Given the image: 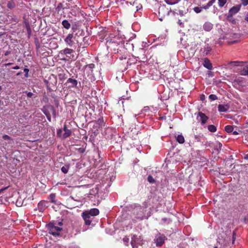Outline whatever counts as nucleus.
Listing matches in <instances>:
<instances>
[{
  "mask_svg": "<svg viewBox=\"0 0 248 248\" xmlns=\"http://www.w3.org/2000/svg\"><path fill=\"white\" fill-rule=\"evenodd\" d=\"M177 14L181 16H184V14H185L183 10H178V13Z\"/></svg>",
  "mask_w": 248,
  "mask_h": 248,
  "instance_id": "42",
  "label": "nucleus"
},
{
  "mask_svg": "<svg viewBox=\"0 0 248 248\" xmlns=\"http://www.w3.org/2000/svg\"><path fill=\"white\" fill-rule=\"evenodd\" d=\"M62 129H59L57 131V136H59V137H60L62 135Z\"/></svg>",
  "mask_w": 248,
  "mask_h": 248,
  "instance_id": "45",
  "label": "nucleus"
},
{
  "mask_svg": "<svg viewBox=\"0 0 248 248\" xmlns=\"http://www.w3.org/2000/svg\"><path fill=\"white\" fill-rule=\"evenodd\" d=\"M56 198V194L51 193L49 195V199L51 200V202L52 203H56V201H55V199Z\"/></svg>",
  "mask_w": 248,
  "mask_h": 248,
  "instance_id": "30",
  "label": "nucleus"
},
{
  "mask_svg": "<svg viewBox=\"0 0 248 248\" xmlns=\"http://www.w3.org/2000/svg\"><path fill=\"white\" fill-rule=\"evenodd\" d=\"M128 240L129 239L126 237L124 238V242L125 245H127V243H128Z\"/></svg>",
  "mask_w": 248,
  "mask_h": 248,
  "instance_id": "49",
  "label": "nucleus"
},
{
  "mask_svg": "<svg viewBox=\"0 0 248 248\" xmlns=\"http://www.w3.org/2000/svg\"><path fill=\"white\" fill-rule=\"evenodd\" d=\"M46 86H47V89H48L50 91H52V89H51L50 87H49V84H48V82H47V85H46Z\"/></svg>",
  "mask_w": 248,
  "mask_h": 248,
  "instance_id": "55",
  "label": "nucleus"
},
{
  "mask_svg": "<svg viewBox=\"0 0 248 248\" xmlns=\"http://www.w3.org/2000/svg\"><path fill=\"white\" fill-rule=\"evenodd\" d=\"M61 5H62V4H61V3H60V4L58 5V6L57 8H58L60 7V6H61Z\"/></svg>",
  "mask_w": 248,
  "mask_h": 248,
  "instance_id": "61",
  "label": "nucleus"
},
{
  "mask_svg": "<svg viewBox=\"0 0 248 248\" xmlns=\"http://www.w3.org/2000/svg\"><path fill=\"white\" fill-rule=\"evenodd\" d=\"M85 212H87V213H88V214L93 217L96 216L99 214V211L97 208H93L89 211H85Z\"/></svg>",
  "mask_w": 248,
  "mask_h": 248,
  "instance_id": "18",
  "label": "nucleus"
},
{
  "mask_svg": "<svg viewBox=\"0 0 248 248\" xmlns=\"http://www.w3.org/2000/svg\"><path fill=\"white\" fill-rule=\"evenodd\" d=\"M42 101L45 103H47L49 101L48 97L46 93L43 94Z\"/></svg>",
  "mask_w": 248,
  "mask_h": 248,
  "instance_id": "31",
  "label": "nucleus"
},
{
  "mask_svg": "<svg viewBox=\"0 0 248 248\" xmlns=\"http://www.w3.org/2000/svg\"><path fill=\"white\" fill-rule=\"evenodd\" d=\"M214 248H217V247H216V246H215V247H214Z\"/></svg>",
  "mask_w": 248,
  "mask_h": 248,
  "instance_id": "64",
  "label": "nucleus"
},
{
  "mask_svg": "<svg viewBox=\"0 0 248 248\" xmlns=\"http://www.w3.org/2000/svg\"><path fill=\"white\" fill-rule=\"evenodd\" d=\"M120 54L122 55V56H121L120 57H119V59L120 60H123L124 59V60H126V57L125 56V54L126 53H124V54H122V53H119Z\"/></svg>",
  "mask_w": 248,
  "mask_h": 248,
  "instance_id": "38",
  "label": "nucleus"
},
{
  "mask_svg": "<svg viewBox=\"0 0 248 248\" xmlns=\"http://www.w3.org/2000/svg\"><path fill=\"white\" fill-rule=\"evenodd\" d=\"M70 168L69 164H65L64 166H62L61 168V170L64 173H67L69 169Z\"/></svg>",
  "mask_w": 248,
  "mask_h": 248,
  "instance_id": "21",
  "label": "nucleus"
},
{
  "mask_svg": "<svg viewBox=\"0 0 248 248\" xmlns=\"http://www.w3.org/2000/svg\"><path fill=\"white\" fill-rule=\"evenodd\" d=\"M82 217L84 220L85 224L86 225H90L93 219V217L87 213V212H83L82 213Z\"/></svg>",
  "mask_w": 248,
  "mask_h": 248,
  "instance_id": "7",
  "label": "nucleus"
},
{
  "mask_svg": "<svg viewBox=\"0 0 248 248\" xmlns=\"http://www.w3.org/2000/svg\"><path fill=\"white\" fill-rule=\"evenodd\" d=\"M203 28L205 31H209L213 29V25L209 22H205Z\"/></svg>",
  "mask_w": 248,
  "mask_h": 248,
  "instance_id": "19",
  "label": "nucleus"
},
{
  "mask_svg": "<svg viewBox=\"0 0 248 248\" xmlns=\"http://www.w3.org/2000/svg\"><path fill=\"white\" fill-rule=\"evenodd\" d=\"M42 111L46 116L47 119L50 122L51 119V114L55 116L56 112L54 108L52 105L44 106L42 109Z\"/></svg>",
  "mask_w": 248,
  "mask_h": 248,
  "instance_id": "2",
  "label": "nucleus"
},
{
  "mask_svg": "<svg viewBox=\"0 0 248 248\" xmlns=\"http://www.w3.org/2000/svg\"><path fill=\"white\" fill-rule=\"evenodd\" d=\"M244 158L245 159L248 160V154L245 155L244 156Z\"/></svg>",
  "mask_w": 248,
  "mask_h": 248,
  "instance_id": "56",
  "label": "nucleus"
},
{
  "mask_svg": "<svg viewBox=\"0 0 248 248\" xmlns=\"http://www.w3.org/2000/svg\"><path fill=\"white\" fill-rule=\"evenodd\" d=\"M241 74L242 75H248V66H244L242 70H241Z\"/></svg>",
  "mask_w": 248,
  "mask_h": 248,
  "instance_id": "24",
  "label": "nucleus"
},
{
  "mask_svg": "<svg viewBox=\"0 0 248 248\" xmlns=\"http://www.w3.org/2000/svg\"><path fill=\"white\" fill-rule=\"evenodd\" d=\"M203 65L204 67L209 70H211L213 68L212 63H211L210 60L207 58H204Z\"/></svg>",
  "mask_w": 248,
  "mask_h": 248,
  "instance_id": "16",
  "label": "nucleus"
},
{
  "mask_svg": "<svg viewBox=\"0 0 248 248\" xmlns=\"http://www.w3.org/2000/svg\"><path fill=\"white\" fill-rule=\"evenodd\" d=\"M148 182L151 183H153L155 182V180L153 177L151 175H149L147 178Z\"/></svg>",
  "mask_w": 248,
  "mask_h": 248,
  "instance_id": "37",
  "label": "nucleus"
},
{
  "mask_svg": "<svg viewBox=\"0 0 248 248\" xmlns=\"http://www.w3.org/2000/svg\"><path fill=\"white\" fill-rule=\"evenodd\" d=\"M39 46H36V48H37V49H39Z\"/></svg>",
  "mask_w": 248,
  "mask_h": 248,
  "instance_id": "62",
  "label": "nucleus"
},
{
  "mask_svg": "<svg viewBox=\"0 0 248 248\" xmlns=\"http://www.w3.org/2000/svg\"><path fill=\"white\" fill-rule=\"evenodd\" d=\"M96 123L100 127H103L105 125V123L104 122L103 118L98 119L96 122Z\"/></svg>",
  "mask_w": 248,
  "mask_h": 248,
  "instance_id": "26",
  "label": "nucleus"
},
{
  "mask_svg": "<svg viewBox=\"0 0 248 248\" xmlns=\"http://www.w3.org/2000/svg\"><path fill=\"white\" fill-rule=\"evenodd\" d=\"M197 119L201 122L202 125H204L209 118L204 113L200 111L197 114Z\"/></svg>",
  "mask_w": 248,
  "mask_h": 248,
  "instance_id": "5",
  "label": "nucleus"
},
{
  "mask_svg": "<svg viewBox=\"0 0 248 248\" xmlns=\"http://www.w3.org/2000/svg\"><path fill=\"white\" fill-rule=\"evenodd\" d=\"M106 45L108 49L114 53H127V49L124 46V41L119 36H109L106 39Z\"/></svg>",
  "mask_w": 248,
  "mask_h": 248,
  "instance_id": "1",
  "label": "nucleus"
},
{
  "mask_svg": "<svg viewBox=\"0 0 248 248\" xmlns=\"http://www.w3.org/2000/svg\"><path fill=\"white\" fill-rule=\"evenodd\" d=\"M226 0H218V6L220 7H222L226 4Z\"/></svg>",
  "mask_w": 248,
  "mask_h": 248,
  "instance_id": "32",
  "label": "nucleus"
},
{
  "mask_svg": "<svg viewBox=\"0 0 248 248\" xmlns=\"http://www.w3.org/2000/svg\"><path fill=\"white\" fill-rule=\"evenodd\" d=\"M48 206V202L42 200L38 204V209L40 212H43Z\"/></svg>",
  "mask_w": 248,
  "mask_h": 248,
  "instance_id": "11",
  "label": "nucleus"
},
{
  "mask_svg": "<svg viewBox=\"0 0 248 248\" xmlns=\"http://www.w3.org/2000/svg\"><path fill=\"white\" fill-rule=\"evenodd\" d=\"M58 76L59 80L61 81L64 80L66 78V74L62 69L58 70Z\"/></svg>",
  "mask_w": 248,
  "mask_h": 248,
  "instance_id": "15",
  "label": "nucleus"
},
{
  "mask_svg": "<svg viewBox=\"0 0 248 248\" xmlns=\"http://www.w3.org/2000/svg\"><path fill=\"white\" fill-rule=\"evenodd\" d=\"M204 98H205V96L204 95H202L201 96V99L202 100H203L204 99Z\"/></svg>",
  "mask_w": 248,
  "mask_h": 248,
  "instance_id": "58",
  "label": "nucleus"
},
{
  "mask_svg": "<svg viewBox=\"0 0 248 248\" xmlns=\"http://www.w3.org/2000/svg\"><path fill=\"white\" fill-rule=\"evenodd\" d=\"M62 24L63 26V27L67 30L69 29L71 27L70 23L69 22V21L67 20H66V19L63 20L62 21Z\"/></svg>",
  "mask_w": 248,
  "mask_h": 248,
  "instance_id": "20",
  "label": "nucleus"
},
{
  "mask_svg": "<svg viewBox=\"0 0 248 248\" xmlns=\"http://www.w3.org/2000/svg\"><path fill=\"white\" fill-rule=\"evenodd\" d=\"M74 50L72 49H70L69 48H66L64 50H63V52L64 54H70L73 52Z\"/></svg>",
  "mask_w": 248,
  "mask_h": 248,
  "instance_id": "29",
  "label": "nucleus"
},
{
  "mask_svg": "<svg viewBox=\"0 0 248 248\" xmlns=\"http://www.w3.org/2000/svg\"><path fill=\"white\" fill-rule=\"evenodd\" d=\"M8 186H7V187H5L4 188H2L1 189H0V193H1V192H2L3 191H4L5 190L7 189L8 188Z\"/></svg>",
  "mask_w": 248,
  "mask_h": 248,
  "instance_id": "51",
  "label": "nucleus"
},
{
  "mask_svg": "<svg viewBox=\"0 0 248 248\" xmlns=\"http://www.w3.org/2000/svg\"><path fill=\"white\" fill-rule=\"evenodd\" d=\"M204 52L206 51L205 54L207 55L211 51V48L208 45H207L206 47H204Z\"/></svg>",
  "mask_w": 248,
  "mask_h": 248,
  "instance_id": "35",
  "label": "nucleus"
},
{
  "mask_svg": "<svg viewBox=\"0 0 248 248\" xmlns=\"http://www.w3.org/2000/svg\"><path fill=\"white\" fill-rule=\"evenodd\" d=\"M54 102H55V104L56 106L58 107L59 104L58 100L55 98L54 99Z\"/></svg>",
  "mask_w": 248,
  "mask_h": 248,
  "instance_id": "48",
  "label": "nucleus"
},
{
  "mask_svg": "<svg viewBox=\"0 0 248 248\" xmlns=\"http://www.w3.org/2000/svg\"><path fill=\"white\" fill-rule=\"evenodd\" d=\"M245 20L248 22V17H247L246 18H245Z\"/></svg>",
  "mask_w": 248,
  "mask_h": 248,
  "instance_id": "60",
  "label": "nucleus"
},
{
  "mask_svg": "<svg viewBox=\"0 0 248 248\" xmlns=\"http://www.w3.org/2000/svg\"><path fill=\"white\" fill-rule=\"evenodd\" d=\"M195 139L197 140L198 141H200V138L197 136H195Z\"/></svg>",
  "mask_w": 248,
  "mask_h": 248,
  "instance_id": "59",
  "label": "nucleus"
},
{
  "mask_svg": "<svg viewBox=\"0 0 248 248\" xmlns=\"http://www.w3.org/2000/svg\"><path fill=\"white\" fill-rule=\"evenodd\" d=\"M232 132V134L234 135H236L238 134V133L236 131L233 130V131Z\"/></svg>",
  "mask_w": 248,
  "mask_h": 248,
  "instance_id": "53",
  "label": "nucleus"
},
{
  "mask_svg": "<svg viewBox=\"0 0 248 248\" xmlns=\"http://www.w3.org/2000/svg\"><path fill=\"white\" fill-rule=\"evenodd\" d=\"M48 228L49 229V233L54 236H59L60 232L62 230V228L55 226L53 223H49L48 224Z\"/></svg>",
  "mask_w": 248,
  "mask_h": 248,
  "instance_id": "3",
  "label": "nucleus"
},
{
  "mask_svg": "<svg viewBox=\"0 0 248 248\" xmlns=\"http://www.w3.org/2000/svg\"><path fill=\"white\" fill-rule=\"evenodd\" d=\"M26 29H27L28 34L29 35H30L31 33V27H29L26 28Z\"/></svg>",
  "mask_w": 248,
  "mask_h": 248,
  "instance_id": "47",
  "label": "nucleus"
},
{
  "mask_svg": "<svg viewBox=\"0 0 248 248\" xmlns=\"http://www.w3.org/2000/svg\"><path fill=\"white\" fill-rule=\"evenodd\" d=\"M214 3V1H212V0H210L209 1L207 4L204 6L202 8L204 9H208L211 6H212V5L213 4V3Z\"/></svg>",
  "mask_w": 248,
  "mask_h": 248,
  "instance_id": "33",
  "label": "nucleus"
},
{
  "mask_svg": "<svg viewBox=\"0 0 248 248\" xmlns=\"http://www.w3.org/2000/svg\"><path fill=\"white\" fill-rule=\"evenodd\" d=\"M241 6L240 5H236L235 6H233L231 8L228 12L227 18H232V16L238 13L240 9Z\"/></svg>",
  "mask_w": 248,
  "mask_h": 248,
  "instance_id": "4",
  "label": "nucleus"
},
{
  "mask_svg": "<svg viewBox=\"0 0 248 248\" xmlns=\"http://www.w3.org/2000/svg\"><path fill=\"white\" fill-rule=\"evenodd\" d=\"M139 241L140 239L137 236L135 235H133L131 241V244L132 246V248H138V246L137 244L139 243Z\"/></svg>",
  "mask_w": 248,
  "mask_h": 248,
  "instance_id": "13",
  "label": "nucleus"
},
{
  "mask_svg": "<svg viewBox=\"0 0 248 248\" xmlns=\"http://www.w3.org/2000/svg\"><path fill=\"white\" fill-rule=\"evenodd\" d=\"M13 69L17 70L19 69V67L18 66H15L12 68Z\"/></svg>",
  "mask_w": 248,
  "mask_h": 248,
  "instance_id": "54",
  "label": "nucleus"
},
{
  "mask_svg": "<svg viewBox=\"0 0 248 248\" xmlns=\"http://www.w3.org/2000/svg\"><path fill=\"white\" fill-rule=\"evenodd\" d=\"M209 98L211 100H216L217 99V96L215 94H211L209 95Z\"/></svg>",
  "mask_w": 248,
  "mask_h": 248,
  "instance_id": "36",
  "label": "nucleus"
},
{
  "mask_svg": "<svg viewBox=\"0 0 248 248\" xmlns=\"http://www.w3.org/2000/svg\"><path fill=\"white\" fill-rule=\"evenodd\" d=\"M202 8H203L201 7H195L193 8V10L195 13H199L202 11Z\"/></svg>",
  "mask_w": 248,
  "mask_h": 248,
  "instance_id": "34",
  "label": "nucleus"
},
{
  "mask_svg": "<svg viewBox=\"0 0 248 248\" xmlns=\"http://www.w3.org/2000/svg\"><path fill=\"white\" fill-rule=\"evenodd\" d=\"M78 153L82 154L85 151V149L84 148H79L77 149Z\"/></svg>",
  "mask_w": 248,
  "mask_h": 248,
  "instance_id": "39",
  "label": "nucleus"
},
{
  "mask_svg": "<svg viewBox=\"0 0 248 248\" xmlns=\"http://www.w3.org/2000/svg\"><path fill=\"white\" fill-rule=\"evenodd\" d=\"M12 64H13V63H12V62H9V63H6V64H5V65L6 66H10V65H12Z\"/></svg>",
  "mask_w": 248,
  "mask_h": 248,
  "instance_id": "57",
  "label": "nucleus"
},
{
  "mask_svg": "<svg viewBox=\"0 0 248 248\" xmlns=\"http://www.w3.org/2000/svg\"><path fill=\"white\" fill-rule=\"evenodd\" d=\"M67 84H69L68 87L69 88H78V83L77 80L72 78H69L66 82Z\"/></svg>",
  "mask_w": 248,
  "mask_h": 248,
  "instance_id": "10",
  "label": "nucleus"
},
{
  "mask_svg": "<svg viewBox=\"0 0 248 248\" xmlns=\"http://www.w3.org/2000/svg\"><path fill=\"white\" fill-rule=\"evenodd\" d=\"M168 9L164 6H160L158 8V15L159 16V20L161 21L163 20V18H164L166 15H168Z\"/></svg>",
  "mask_w": 248,
  "mask_h": 248,
  "instance_id": "6",
  "label": "nucleus"
},
{
  "mask_svg": "<svg viewBox=\"0 0 248 248\" xmlns=\"http://www.w3.org/2000/svg\"><path fill=\"white\" fill-rule=\"evenodd\" d=\"M11 53V51H7L5 52L4 53V55L5 56H8Z\"/></svg>",
  "mask_w": 248,
  "mask_h": 248,
  "instance_id": "52",
  "label": "nucleus"
},
{
  "mask_svg": "<svg viewBox=\"0 0 248 248\" xmlns=\"http://www.w3.org/2000/svg\"><path fill=\"white\" fill-rule=\"evenodd\" d=\"M7 6L8 8L12 9L15 7L16 4L13 0H11L8 2Z\"/></svg>",
  "mask_w": 248,
  "mask_h": 248,
  "instance_id": "22",
  "label": "nucleus"
},
{
  "mask_svg": "<svg viewBox=\"0 0 248 248\" xmlns=\"http://www.w3.org/2000/svg\"><path fill=\"white\" fill-rule=\"evenodd\" d=\"M230 108L229 105L220 104L218 106V110L219 112H226Z\"/></svg>",
  "mask_w": 248,
  "mask_h": 248,
  "instance_id": "17",
  "label": "nucleus"
},
{
  "mask_svg": "<svg viewBox=\"0 0 248 248\" xmlns=\"http://www.w3.org/2000/svg\"><path fill=\"white\" fill-rule=\"evenodd\" d=\"M233 126L230 125H228L225 127V131L228 133H232L233 131Z\"/></svg>",
  "mask_w": 248,
  "mask_h": 248,
  "instance_id": "23",
  "label": "nucleus"
},
{
  "mask_svg": "<svg viewBox=\"0 0 248 248\" xmlns=\"http://www.w3.org/2000/svg\"><path fill=\"white\" fill-rule=\"evenodd\" d=\"M180 0H165V2L170 5H173L177 3Z\"/></svg>",
  "mask_w": 248,
  "mask_h": 248,
  "instance_id": "28",
  "label": "nucleus"
},
{
  "mask_svg": "<svg viewBox=\"0 0 248 248\" xmlns=\"http://www.w3.org/2000/svg\"><path fill=\"white\" fill-rule=\"evenodd\" d=\"M62 222H59V225H62Z\"/></svg>",
  "mask_w": 248,
  "mask_h": 248,
  "instance_id": "63",
  "label": "nucleus"
},
{
  "mask_svg": "<svg viewBox=\"0 0 248 248\" xmlns=\"http://www.w3.org/2000/svg\"><path fill=\"white\" fill-rule=\"evenodd\" d=\"M2 139L5 140H7L8 142L5 144V146L8 147H12V144L14 143L13 139L10 136L7 135H4L2 136Z\"/></svg>",
  "mask_w": 248,
  "mask_h": 248,
  "instance_id": "12",
  "label": "nucleus"
},
{
  "mask_svg": "<svg viewBox=\"0 0 248 248\" xmlns=\"http://www.w3.org/2000/svg\"><path fill=\"white\" fill-rule=\"evenodd\" d=\"M208 129L211 132H215L217 131V127L214 125H209L208 126Z\"/></svg>",
  "mask_w": 248,
  "mask_h": 248,
  "instance_id": "27",
  "label": "nucleus"
},
{
  "mask_svg": "<svg viewBox=\"0 0 248 248\" xmlns=\"http://www.w3.org/2000/svg\"><path fill=\"white\" fill-rule=\"evenodd\" d=\"M177 141L180 144H182L185 142V139L182 135H179L177 137Z\"/></svg>",
  "mask_w": 248,
  "mask_h": 248,
  "instance_id": "25",
  "label": "nucleus"
},
{
  "mask_svg": "<svg viewBox=\"0 0 248 248\" xmlns=\"http://www.w3.org/2000/svg\"><path fill=\"white\" fill-rule=\"evenodd\" d=\"M26 93H27V95L28 97L31 98L33 95V93L31 92H26Z\"/></svg>",
  "mask_w": 248,
  "mask_h": 248,
  "instance_id": "46",
  "label": "nucleus"
},
{
  "mask_svg": "<svg viewBox=\"0 0 248 248\" xmlns=\"http://www.w3.org/2000/svg\"><path fill=\"white\" fill-rule=\"evenodd\" d=\"M240 63L238 61H234V62H231L230 64H233L234 66H238L239 65L238 63Z\"/></svg>",
  "mask_w": 248,
  "mask_h": 248,
  "instance_id": "43",
  "label": "nucleus"
},
{
  "mask_svg": "<svg viewBox=\"0 0 248 248\" xmlns=\"http://www.w3.org/2000/svg\"><path fill=\"white\" fill-rule=\"evenodd\" d=\"M165 239H166V237L164 234H159V235L155 240L156 246H162L164 243Z\"/></svg>",
  "mask_w": 248,
  "mask_h": 248,
  "instance_id": "9",
  "label": "nucleus"
},
{
  "mask_svg": "<svg viewBox=\"0 0 248 248\" xmlns=\"http://www.w3.org/2000/svg\"><path fill=\"white\" fill-rule=\"evenodd\" d=\"M64 42L68 46L72 47L75 44L73 40V33H69L65 38Z\"/></svg>",
  "mask_w": 248,
  "mask_h": 248,
  "instance_id": "8",
  "label": "nucleus"
},
{
  "mask_svg": "<svg viewBox=\"0 0 248 248\" xmlns=\"http://www.w3.org/2000/svg\"><path fill=\"white\" fill-rule=\"evenodd\" d=\"M241 1L243 6H247L248 4V0H241Z\"/></svg>",
  "mask_w": 248,
  "mask_h": 248,
  "instance_id": "40",
  "label": "nucleus"
},
{
  "mask_svg": "<svg viewBox=\"0 0 248 248\" xmlns=\"http://www.w3.org/2000/svg\"><path fill=\"white\" fill-rule=\"evenodd\" d=\"M216 146L218 147L219 149L220 150L222 147V144L220 142L217 141Z\"/></svg>",
  "mask_w": 248,
  "mask_h": 248,
  "instance_id": "44",
  "label": "nucleus"
},
{
  "mask_svg": "<svg viewBox=\"0 0 248 248\" xmlns=\"http://www.w3.org/2000/svg\"><path fill=\"white\" fill-rule=\"evenodd\" d=\"M63 130L64 131V133L63 134V138L64 139L67 138L71 135L72 131L71 129H69L67 128L66 124H64V125Z\"/></svg>",
  "mask_w": 248,
  "mask_h": 248,
  "instance_id": "14",
  "label": "nucleus"
},
{
  "mask_svg": "<svg viewBox=\"0 0 248 248\" xmlns=\"http://www.w3.org/2000/svg\"><path fill=\"white\" fill-rule=\"evenodd\" d=\"M24 71L25 72V77L28 78V73L29 72V70L28 68H25L24 69Z\"/></svg>",
  "mask_w": 248,
  "mask_h": 248,
  "instance_id": "41",
  "label": "nucleus"
},
{
  "mask_svg": "<svg viewBox=\"0 0 248 248\" xmlns=\"http://www.w3.org/2000/svg\"><path fill=\"white\" fill-rule=\"evenodd\" d=\"M25 26H26V28L30 27V24H29L28 21H25Z\"/></svg>",
  "mask_w": 248,
  "mask_h": 248,
  "instance_id": "50",
  "label": "nucleus"
}]
</instances>
